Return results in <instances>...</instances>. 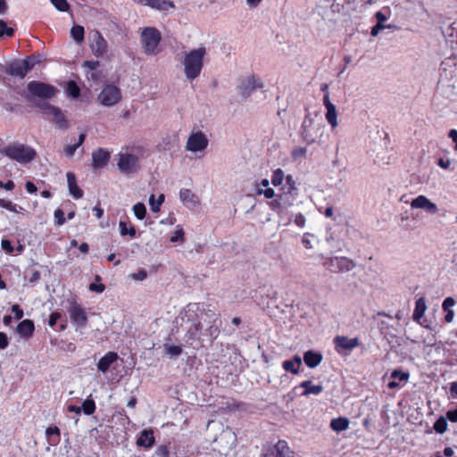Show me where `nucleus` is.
I'll return each mask as SVG.
<instances>
[{"label":"nucleus","instance_id":"obj_1","mask_svg":"<svg viewBox=\"0 0 457 457\" xmlns=\"http://www.w3.org/2000/svg\"><path fill=\"white\" fill-rule=\"evenodd\" d=\"M197 320L187 331L189 338L204 340V337H207L213 341L218 337L221 326L219 313L212 310H203L197 314Z\"/></svg>","mask_w":457,"mask_h":457},{"label":"nucleus","instance_id":"obj_2","mask_svg":"<svg viewBox=\"0 0 457 457\" xmlns=\"http://www.w3.org/2000/svg\"><path fill=\"white\" fill-rule=\"evenodd\" d=\"M0 153L11 160L16 161L21 164H27L32 162L36 156L37 152L29 145L13 142L0 149Z\"/></svg>","mask_w":457,"mask_h":457},{"label":"nucleus","instance_id":"obj_3","mask_svg":"<svg viewBox=\"0 0 457 457\" xmlns=\"http://www.w3.org/2000/svg\"><path fill=\"white\" fill-rule=\"evenodd\" d=\"M205 54L206 49L204 46L186 54L183 64L185 75L188 79H195L200 75Z\"/></svg>","mask_w":457,"mask_h":457},{"label":"nucleus","instance_id":"obj_4","mask_svg":"<svg viewBox=\"0 0 457 457\" xmlns=\"http://www.w3.org/2000/svg\"><path fill=\"white\" fill-rule=\"evenodd\" d=\"M324 125L321 120L312 117L310 114L306 115L302 127L301 137L304 142L311 145L315 143L323 135Z\"/></svg>","mask_w":457,"mask_h":457},{"label":"nucleus","instance_id":"obj_5","mask_svg":"<svg viewBox=\"0 0 457 457\" xmlns=\"http://www.w3.org/2000/svg\"><path fill=\"white\" fill-rule=\"evenodd\" d=\"M162 40L161 32L154 27L145 28L140 35V41L146 55L156 54Z\"/></svg>","mask_w":457,"mask_h":457},{"label":"nucleus","instance_id":"obj_6","mask_svg":"<svg viewBox=\"0 0 457 457\" xmlns=\"http://www.w3.org/2000/svg\"><path fill=\"white\" fill-rule=\"evenodd\" d=\"M323 261L322 265L332 272H347L356 267L353 260L345 256H324L320 255Z\"/></svg>","mask_w":457,"mask_h":457},{"label":"nucleus","instance_id":"obj_7","mask_svg":"<svg viewBox=\"0 0 457 457\" xmlns=\"http://www.w3.org/2000/svg\"><path fill=\"white\" fill-rule=\"evenodd\" d=\"M35 105L41 111L44 115L52 117V121L56 125L58 129L62 130L68 129V120L59 108L50 104L47 102L42 101L36 103Z\"/></svg>","mask_w":457,"mask_h":457},{"label":"nucleus","instance_id":"obj_8","mask_svg":"<svg viewBox=\"0 0 457 457\" xmlns=\"http://www.w3.org/2000/svg\"><path fill=\"white\" fill-rule=\"evenodd\" d=\"M27 89L31 96L42 99H51L57 93V89L54 86L36 80L29 82Z\"/></svg>","mask_w":457,"mask_h":457},{"label":"nucleus","instance_id":"obj_9","mask_svg":"<svg viewBox=\"0 0 457 457\" xmlns=\"http://www.w3.org/2000/svg\"><path fill=\"white\" fill-rule=\"evenodd\" d=\"M98 101L104 106H113L121 99L120 89L112 84L105 85L98 95Z\"/></svg>","mask_w":457,"mask_h":457},{"label":"nucleus","instance_id":"obj_10","mask_svg":"<svg viewBox=\"0 0 457 457\" xmlns=\"http://www.w3.org/2000/svg\"><path fill=\"white\" fill-rule=\"evenodd\" d=\"M68 313L71 322L79 327L85 328L87 324V315L85 309L76 302H71L68 309Z\"/></svg>","mask_w":457,"mask_h":457},{"label":"nucleus","instance_id":"obj_11","mask_svg":"<svg viewBox=\"0 0 457 457\" xmlns=\"http://www.w3.org/2000/svg\"><path fill=\"white\" fill-rule=\"evenodd\" d=\"M208 143L207 137L202 131L193 132L187 138L186 148L187 151L195 153L204 150Z\"/></svg>","mask_w":457,"mask_h":457},{"label":"nucleus","instance_id":"obj_12","mask_svg":"<svg viewBox=\"0 0 457 457\" xmlns=\"http://www.w3.org/2000/svg\"><path fill=\"white\" fill-rule=\"evenodd\" d=\"M138 166V158L131 154H120L118 168L125 174H130L137 170Z\"/></svg>","mask_w":457,"mask_h":457},{"label":"nucleus","instance_id":"obj_13","mask_svg":"<svg viewBox=\"0 0 457 457\" xmlns=\"http://www.w3.org/2000/svg\"><path fill=\"white\" fill-rule=\"evenodd\" d=\"M91 37L92 41L89 46L93 54L96 57L104 56V54H106L108 49L107 41L104 39L103 35L98 30L93 31Z\"/></svg>","mask_w":457,"mask_h":457},{"label":"nucleus","instance_id":"obj_14","mask_svg":"<svg viewBox=\"0 0 457 457\" xmlns=\"http://www.w3.org/2000/svg\"><path fill=\"white\" fill-rule=\"evenodd\" d=\"M335 348L340 354L351 352L360 345L357 337L348 338L344 336H337L334 338Z\"/></svg>","mask_w":457,"mask_h":457},{"label":"nucleus","instance_id":"obj_15","mask_svg":"<svg viewBox=\"0 0 457 457\" xmlns=\"http://www.w3.org/2000/svg\"><path fill=\"white\" fill-rule=\"evenodd\" d=\"M411 208L422 209L428 213L435 214L438 212V208L436 204L432 203L427 196L419 195L413 199L411 203Z\"/></svg>","mask_w":457,"mask_h":457},{"label":"nucleus","instance_id":"obj_16","mask_svg":"<svg viewBox=\"0 0 457 457\" xmlns=\"http://www.w3.org/2000/svg\"><path fill=\"white\" fill-rule=\"evenodd\" d=\"M263 87L262 83L257 79L254 76H250L244 81H242L239 86L238 92L244 96L247 97L256 88H262Z\"/></svg>","mask_w":457,"mask_h":457},{"label":"nucleus","instance_id":"obj_17","mask_svg":"<svg viewBox=\"0 0 457 457\" xmlns=\"http://www.w3.org/2000/svg\"><path fill=\"white\" fill-rule=\"evenodd\" d=\"M136 444L137 446L148 449L153 447L155 444L154 430L152 428L142 430L137 438Z\"/></svg>","mask_w":457,"mask_h":457},{"label":"nucleus","instance_id":"obj_18","mask_svg":"<svg viewBox=\"0 0 457 457\" xmlns=\"http://www.w3.org/2000/svg\"><path fill=\"white\" fill-rule=\"evenodd\" d=\"M111 157L109 151L104 148H98L92 154L93 166L95 168H103L107 164Z\"/></svg>","mask_w":457,"mask_h":457},{"label":"nucleus","instance_id":"obj_19","mask_svg":"<svg viewBox=\"0 0 457 457\" xmlns=\"http://www.w3.org/2000/svg\"><path fill=\"white\" fill-rule=\"evenodd\" d=\"M119 355L115 352H108L97 362V369L99 371L105 373L111 366L117 361Z\"/></svg>","mask_w":457,"mask_h":457},{"label":"nucleus","instance_id":"obj_20","mask_svg":"<svg viewBox=\"0 0 457 457\" xmlns=\"http://www.w3.org/2000/svg\"><path fill=\"white\" fill-rule=\"evenodd\" d=\"M27 67L28 66L24 65V62L16 61L8 65V67L6 68V72L9 75L23 79L29 72Z\"/></svg>","mask_w":457,"mask_h":457},{"label":"nucleus","instance_id":"obj_21","mask_svg":"<svg viewBox=\"0 0 457 457\" xmlns=\"http://www.w3.org/2000/svg\"><path fill=\"white\" fill-rule=\"evenodd\" d=\"M69 192L75 199H79L83 196V190L78 186L76 176L73 172L69 171L66 174Z\"/></svg>","mask_w":457,"mask_h":457},{"label":"nucleus","instance_id":"obj_22","mask_svg":"<svg viewBox=\"0 0 457 457\" xmlns=\"http://www.w3.org/2000/svg\"><path fill=\"white\" fill-rule=\"evenodd\" d=\"M35 330L34 322L31 320H23L17 326V333L23 338H29Z\"/></svg>","mask_w":457,"mask_h":457},{"label":"nucleus","instance_id":"obj_23","mask_svg":"<svg viewBox=\"0 0 457 457\" xmlns=\"http://www.w3.org/2000/svg\"><path fill=\"white\" fill-rule=\"evenodd\" d=\"M391 378H393L392 381H390L387 385L388 388L390 389H395L399 387V382L398 381H404L406 382L409 378V373L403 372L399 370H395L391 373Z\"/></svg>","mask_w":457,"mask_h":457},{"label":"nucleus","instance_id":"obj_24","mask_svg":"<svg viewBox=\"0 0 457 457\" xmlns=\"http://www.w3.org/2000/svg\"><path fill=\"white\" fill-rule=\"evenodd\" d=\"M179 198L182 203L188 207H193L197 203L196 195L187 188H183L179 191Z\"/></svg>","mask_w":457,"mask_h":457},{"label":"nucleus","instance_id":"obj_25","mask_svg":"<svg viewBox=\"0 0 457 457\" xmlns=\"http://www.w3.org/2000/svg\"><path fill=\"white\" fill-rule=\"evenodd\" d=\"M300 386L304 388V391L302 394L303 395H318L323 390V386H320V385H312V381H310V380L303 381L300 385Z\"/></svg>","mask_w":457,"mask_h":457},{"label":"nucleus","instance_id":"obj_26","mask_svg":"<svg viewBox=\"0 0 457 457\" xmlns=\"http://www.w3.org/2000/svg\"><path fill=\"white\" fill-rule=\"evenodd\" d=\"M330 428L337 433L345 431L349 428V420L345 417L333 419L330 422Z\"/></svg>","mask_w":457,"mask_h":457},{"label":"nucleus","instance_id":"obj_27","mask_svg":"<svg viewBox=\"0 0 457 457\" xmlns=\"http://www.w3.org/2000/svg\"><path fill=\"white\" fill-rule=\"evenodd\" d=\"M59 320H61L59 330L63 331L67 328L68 326L67 320L63 318L62 313L59 312H54L50 314L48 325L53 328L56 325Z\"/></svg>","mask_w":457,"mask_h":457},{"label":"nucleus","instance_id":"obj_28","mask_svg":"<svg viewBox=\"0 0 457 457\" xmlns=\"http://www.w3.org/2000/svg\"><path fill=\"white\" fill-rule=\"evenodd\" d=\"M303 359L307 366H309L310 368H315L320 363L322 356L320 353H314L312 351H308L307 353H305Z\"/></svg>","mask_w":457,"mask_h":457},{"label":"nucleus","instance_id":"obj_29","mask_svg":"<svg viewBox=\"0 0 457 457\" xmlns=\"http://www.w3.org/2000/svg\"><path fill=\"white\" fill-rule=\"evenodd\" d=\"M305 222H306V220L303 213H301V212L292 213L289 218V222L287 223V225L288 224L295 225L298 228H303L305 226Z\"/></svg>","mask_w":457,"mask_h":457},{"label":"nucleus","instance_id":"obj_30","mask_svg":"<svg viewBox=\"0 0 457 457\" xmlns=\"http://www.w3.org/2000/svg\"><path fill=\"white\" fill-rule=\"evenodd\" d=\"M427 306L424 298H419L416 301L413 319L415 320H420V319L424 315Z\"/></svg>","mask_w":457,"mask_h":457},{"label":"nucleus","instance_id":"obj_31","mask_svg":"<svg viewBox=\"0 0 457 457\" xmlns=\"http://www.w3.org/2000/svg\"><path fill=\"white\" fill-rule=\"evenodd\" d=\"M326 119L329 125L332 127V129H335L337 127V112L336 106H329V108L326 109Z\"/></svg>","mask_w":457,"mask_h":457},{"label":"nucleus","instance_id":"obj_32","mask_svg":"<svg viewBox=\"0 0 457 457\" xmlns=\"http://www.w3.org/2000/svg\"><path fill=\"white\" fill-rule=\"evenodd\" d=\"M84 28L80 25H74L71 29V36L77 43H80L84 40Z\"/></svg>","mask_w":457,"mask_h":457},{"label":"nucleus","instance_id":"obj_33","mask_svg":"<svg viewBox=\"0 0 457 457\" xmlns=\"http://www.w3.org/2000/svg\"><path fill=\"white\" fill-rule=\"evenodd\" d=\"M66 93L72 98H78L80 96V88L74 80L67 83Z\"/></svg>","mask_w":457,"mask_h":457},{"label":"nucleus","instance_id":"obj_34","mask_svg":"<svg viewBox=\"0 0 457 457\" xmlns=\"http://www.w3.org/2000/svg\"><path fill=\"white\" fill-rule=\"evenodd\" d=\"M119 227L121 236L129 235L131 238L136 237L137 231L133 225H129V227H128V224L125 221H120Z\"/></svg>","mask_w":457,"mask_h":457},{"label":"nucleus","instance_id":"obj_35","mask_svg":"<svg viewBox=\"0 0 457 457\" xmlns=\"http://www.w3.org/2000/svg\"><path fill=\"white\" fill-rule=\"evenodd\" d=\"M447 421L446 419L443 416L438 418L436 421L434 423L433 428L438 434H444L447 430Z\"/></svg>","mask_w":457,"mask_h":457},{"label":"nucleus","instance_id":"obj_36","mask_svg":"<svg viewBox=\"0 0 457 457\" xmlns=\"http://www.w3.org/2000/svg\"><path fill=\"white\" fill-rule=\"evenodd\" d=\"M163 201H164V195L162 194H161L159 195L158 200L156 202L154 201V195L152 194L149 198V203H150L152 212H158L160 211V207H161L162 204L163 203Z\"/></svg>","mask_w":457,"mask_h":457},{"label":"nucleus","instance_id":"obj_37","mask_svg":"<svg viewBox=\"0 0 457 457\" xmlns=\"http://www.w3.org/2000/svg\"><path fill=\"white\" fill-rule=\"evenodd\" d=\"M81 410L86 415H92L96 411V403L92 399H86L83 403Z\"/></svg>","mask_w":457,"mask_h":457},{"label":"nucleus","instance_id":"obj_38","mask_svg":"<svg viewBox=\"0 0 457 457\" xmlns=\"http://www.w3.org/2000/svg\"><path fill=\"white\" fill-rule=\"evenodd\" d=\"M165 353L170 357H177L182 353V348L174 345H164Z\"/></svg>","mask_w":457,"mask_h":457},{"label":"nucleus","instance_id":"obj_39","mask_svg":"<svg viewBox=\"0 0 457 457\" xmlns=\"http://www.w3.org/2000/svg\"><path fill=\"white\" fill-rule=\"evenodd\" d=\"M133 212L137 219L143 220L146 215V208L143 203H137L133 206Z\"/></svg>","mask_w":457,"mask_h":457},{"label":"nucleus","instance_id":"obj_40","mask_svg":"<svg viewBox=\"0 0 457 457\" xmlns=\"http://www.w3.org/2000/svg\"><path fill=\"white\" fill-rule=\"evenodd\" d=\"M14 35V29L7 26L6 21L0 20V37L7 36L9 37Z\"/></svg>","mask_w":457,"mask_h":457},{"label":"nucleus","instance_id":"obj_41","mask_svg":"<svg viewBox=\"0 0 457 457\" xmlns=\"http://www.w3.org/2000/svg\"><path fill=\"white\" fill-rule=\"evenodd\" d=\"M302 365V360L299 356H295L294 361H287V371H291L292 373H297L299 368Z\"/></svg>","mask_w":457,"mask_h":457},{"label":"nucleus","instance_id":"obj_42","mask_svg":"<svg viewBox=\"0 0 457 457\" xmlns=\"http://www.w3.org/2000/svg\"><path fill=\"white\" fill-rule=\"evenodd\" d=\"M21 61L24 62L25 66H28V71H31L36 64L40 62V59L38 58V56L36 55L28 56Z\"/></svg>","mask_w":457,"mask_h":457},{"label":"nucleus","instance_id":"obj_43","mask_svg":"<svg viewBox=\"0 0 457 457\" xmlns=\"http://www.w3.org/2000/svg\"><path fill=\"white\" fill-rule=\"evenodd\" d=\"M52 4L60 12H67L70 9V4L67 0H50Z\"/></svg>","mask_w":457,"mask_h":457},{"label":"nucleus","instance_id":"obj_44","mask_svg":"<svg viewBox=\"0 0 457 457\" xmlns=\"http://www.w3.org/2000/svg\"><path fill=\"white\" fill-rule=\"evenodd\" d=\"M46 434L48 437L55 436V437H56L55 440H53L54 444L58 443L60 441L61 431L58 427H56V426L48 427L46 430Z\"/></svg>","mask_w":457,"mask_h":457},{"label":"nucleus","instance_id":"obj_45","mask_svg":"<svg viewBox=\"0 0 457 457\" xmlns=\"http://www.w3.org/2000/svg\"><path fill=\"white\" fill-rule=\"evenodd\" d=\"M307 149L305 147H296L292 151V158L294 161L303 159L306 155Z\"/></svg>","mask_w":457,"mask_h":457},{"label":"nucleus","instance_id":"obj_46","mask_svg":"<svg viewBox=\"0 0 457 457\" xmlns=\"http://www.w3.org/2000/svg\"><path fill=\"white\" fill-rule=\"evenodd\" d=\"M255 194L258 195H264V196L268 199H270L275 195L274 190L269 187H266L265 189L259 187H256Z\"/></svg>","mask_w":457,"mask_h":457},{"label":"nucleus","instance_id":"obj_47","mask_svg":"<svg viewBox=\"0 0 457 457\" xmlns=\"http://www.w3.org/2000/svg\"><path fill=\"white\" fill-rule=\"evenodd\" d=\"M314 235L311 233H305L302 237V243L306 249H312V241L314 238Z\"/></svg>","mask_w":457,"mask_h":457},{"label":"nucleus","instance_id":"obj_48","mask_svg":"<svg viewBox=\"0 0 457 457\" xmlns=\"http://www.w3.org/2000/svg\"><path fill=\"white\" fill-rule=\"evenodd\" d=\"M54 219H55V221H56V224L61 226V225H63L65 223V217H64V212L62 209H56L54 211Z\"/></svg>","mask_w":457,"mask_h":457},{"label":"nucleus","instance_id":"obj_49","mask_svg":"<svg viewBox=\"0 0 457 457\" xmlns=\"http://www.w3.org/2000/svg\"><path fill=\"white\" fill-rule=\"evenodd\" d=\"M282 179H283V171L280 169L275 170L273 173L272 179H271L272 184L274 186H278L281 184Z\"/></svg>","mask_w":457,"mask_h":457},{"label":"nucleus","instance_id":"obj_50","mask_svg":"<svg viewBox=\"0 0 457 457\" xmlns=\"http://www.w3.org/2000/svg\"><path fill=\"white\" fill-rule=\"evenodd\" d=\"M393 26L392 25H384V24H380V23H377L372 29H371V36L373 37H376L378 35L379 31L386 29V28H392Z\"/></svg>","mask_w":457,"mask_h":457},{"label":"nucleus","instance_id":"obj_51","mask_svg":"<svg viewBox=\"0 0 457 457\" xmlns=\"http://www.w3.org/2000/svg\"><path fill=\"white\" fill-rule=\"evenodd\" d=\"M12 312L14 314L16 320H21L23 317V310L18 304L12 306Z\"/></svg>","mask_w":457,"mask_h":457},{"label":"nucleus","instance_id":"obj_52","mask_svg":"<svg viewBox=\"0 0 457 457\" xmlns=\"http://www.w3.org/2000/svg\"><path fill=\"white\" fill-rule=\"evenodd\" d=\"M100 62L98 61H85L82 64L84 68H87L90 71L96 70L97 67H99Z\"/></svg>","mask_w":457,"mask_h":457},{"label":"nucleus","instance_id":"obj_53","mask_svg":"<svg viewBox=\"0 0 457 457\" xmlns=\"http://www.w3.org/2000/svg\"><path fill=\"white\" fill-rule=\"evenodd\" d=\"M2 248L8 253H12L13 252V246L12 242L8 239H3L1 243Z\"/></svg>","mask_w":457,"mask_h":457},{"label":"nucleus","instance_id":"obj_54","mask_svg":"<svg viewBox=\"0 0 457 457\" xmlns=\"http://www.w3.org/2000/svg\"><path fill=\"white\" fill-rule=\"evenodd\" d=\"M79 148L77 144L66 145L64 148V152L68 157H71L74 155V153Z\"/></svg>","mask_w":457,"mask_h":457},{"label":"nucleus","instance_id":"obj_55","mask_svg":"<svg viewBox=\"0 0 457 457\" xmlns=\"http://www.w3.org/2000/svg\"><path fill=\"white\" fill-rule=\"evenodd\" d=\"M455 304V300L453 297H447L443 303L444 311L452 310L451 308Z\"/></svg>","mask_w":457,"mask_h":457},{"label":"nucleus","instance_id":"obj_56","mask_svg":"<svg viewBox=\"0 0 457 457\" xmlns=\"http://www.w3.org/2000/svg\"><path fill=\"white\" fill-rule=\"evenodd\" d=\"M0 187L7 191H12L14 189L15 184L12 180H8L7 182L0 181Z\"/></svg>","mask_w":457,"mask_h":457},{"label":"nucleus","instance_id":"obj_57","mask_svg":"<svg viewBox=\"0 0 457 457\" xmlns=\"http://www.w3.org/2000/svg\"><path fill=\"white\" fill-rule=\"evenodd\" d=\"M9 340L5 333L0 332V349H5L8 346Z\"/></svg>","mask_w":457,"mask_h":457},{"label":"nucleus","instance_id":"obj_58","mask_svg":"<svg viewBox=\"0 0 457 457\" xmlns=\"http://www.w3.org/2000/svg\"><path fill=\"white\" fill-rule=\"evenodd\" d=\"M25 188H26L27 192L29 193V194H35L37 191V187L31 181H27L26 182Z\"/></svg>","mask_w":457,"mask_h":457},{"label":"nucleus","instance_id":"obj_59","mask_svg":"<svg viewBox=\"0 0 457 457\" xmlns=\"http://www.w3.org/2000/svg\"><path fill=\"white\" fill-rule=\"evenodd\" d=\"M13 203L10 200H5V199H2L0 198V207H3L6 210H9L11 211L12 206H13Z\"/></svg>","mask_w":457,"mask_h":457},{"label":"nucleus","instance_id":"obj_60","mask_svg":"<svg viewBox=\"0 0 457 457\" xmlns=\"http://www.w3.org/2000/svg\"><path fill=\"white\" fill-rule=\"evenodd\" d=\"M13 203L10 200H5V199H2L0 198V207H3L6 210H9L11 211L12 206H13Z\"/></svg>","mask_w":457,"mask_h":457},{"label":"nucleus","instance_id":"obj_61","mask_svg":"<svg viewBox=\"0 0 457 457\" xmlns=\"http://www.w3.org/2000/svg\"><path fill=\"white\" fill-rule=\"evenodd\" d=\"M447 419L452 422H457V409L446 412Z\"/></svg>","mask_w":457,"mask_h":457},{"label":"nucleus","instance_id":"obj_62","mask_svg":"<svg viewBox=\"0 0 457 457\" xmlns=\"http://www.w3.org/2000/svg\"><path fill=\"white\" fill-rule=\"evenodd\" d=\"M183 238H184V231H183V229H179V230H176L175 236L170 237V241L171 242H176L178 240L182 241Z\"/></svg>","mask_w":457,"mask_h":457},{"label":"nucleus","instance_id":"obj_63","mask_svg":"<svg viewBox=\"0 0 457 457\" xmlns=\"http://www.w3.org/2000/svg\"><path fill=\"white\" fill-rule=\"evenodd\" d=\"M147 277V272L145 270H140L133 274V278L137 280H143Z\"/></svg>","mask_w":457,"mask_h":457},{"label":"nucleus","instance_id":"obj_64","mask_svg":"<svg viewBox=\"0 0 457 457\" xmlns=\"http://www.w3.org/2000/svg\"><path fill=\"white\" fill-rule=\"evenodd\" d=\"M448 137L455 143V150H457V130L451 129L449 131Z\"/></svg>","mask_w":457,"mask_h":457}]
</instances>
